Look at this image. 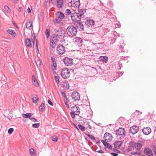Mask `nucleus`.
I'll return each instance as SVG.
<instances>
[{
	"mask_svg": "<svg viewBox=\"0 0 156 156\" xmlns=\"http://www.w3.org/2000/svg\"><path fill=\"white\" fill-rule=\"evenodd\" d=\"M55 33L58 38L62 39L65 36L66 32L63 29L59 28L56 30Z\"/></svg>",
	"mask_w": 156,
	"mask_h": 156,
	"instance_id": "nucleus-6",
	"label": "nucleus"
},
{
	"mask_svg": "<svg viewBox=\"0 0 156 156\" xmlns=\"http://www.w3.org/2000/svg\"><path fill=\"white\" fill-rule=\"evenodd\" d=\"M86 12V9H80L78 8V12H76L77 13V14H78L82 18H83L84 17V14Z\"/></svg>",
	"mask_w": 156,
	"mask_h": 156,
	"instance_id": "nucleus-18",
	"label": "nucleus"
},
{
	"mask_svg": "<svg viewBox=\"0 0 156 156\" xmlns=\"http://www.w3.org/2000/svg\"><path fill=\"white\" fill-rule=\"evenodd\" d=\"M14 129L13 128H10L8 130V133L9 134H11L13 132Z\"/></svg>",
	"mask_w": 156,
	"mask_h": 156,
	"instance_id": "nucleus-46",
	"label": "nucleus"
},
{
	"mask_svg": "<svg viewBox=\"0 0 156 156\" xmlns=\"http://www.w3.org/2000/svg\"><path fill=\"white\" fill-rule=\"evenodd\" d=\"M123 72H118V75L119 76H121L123 74Z\"/></svg>",
	"mask_w": 156,
	"mask_h": 156,
	"instance_id": "nucleus-59",
	"label": "nucleus"
},
{
	"mask_svg": "<svg viewBox=\"0 0 156 156\" xmlns=\"http://www.w3.org/2000/svg\"><path fill=\"white\" fill-rule=\"evenodd\" d=\"M26 42L27 46L30 48L32 47V45L31 44V40L29 38H27L26 39Z\"/></svg>",
	"mask_w": 156,
	"mask_h": 156,
	"instance_id": "nucleus-27",
	"label": "nucleus"
},
{
	"mask_svg": "<svg viewBox=\"0 0 156 156\" xmlns=\"http://www.w3.org/2000/svg\"><path fill=\"white\" fill-rule=\"evenodd\" d=\"M123 144V141L122 140H117L114 143V146H121Z\"/></svg>",
	"mask_w": 156,
	"mask_h": 156,
	"instance_id": "nucleus-26",
	"label": "nucleus"
},
{
	"mask_svg": "<svg viewBox=\"0 0 156 156\" xmlns=\"http://www.w3.org/2000/svg\"><path fill=\"white\" fill-rule=\"evenodd\" d=\"M96 144L98 146H99V147H100V142L99 140H98L97 141H96Z\"/></svg>",
	"mask_w": 156,
	"mask_h": 156,
	"instance_id": "nucleus-64",
	"label": "nucleus"
},
{
	"mask_svg": "<svg viewBox=\"0 0 156 156\" xmlns=\"http://www.w3.org/2000/svg\"><path fill=\"white\" fill-rule=\"evenodd\" d=\"M34 35L33 37V38L32 39V43H33V45L34 46V40L35 39V34L34 33Z\"/></svg>",
	"mask_w": 156,
	"mask_h": 156,
	"instance_id": "nucleus-56",
	"label": "nucleus"
},
{
	"mask_svg": "<svg viewBox=\"0 0 156 156\" xmlns=\"http://www.w3.org/2000/svg\"><path fill=\"white\" fill-rule=\"evenodd\" d=\"M64 64L67 66H71L73 64V59L67 57H65L63 59Z\"/></svg>",
	"mask_w": 156,
	"mask_h": 156,
	"instance_id": "nucleus-7",
	"label": "nucleus"
},
{
	"mask_svg": "<svg viewBox=\"0 0 156 156\" xmlns=\"http://www.w3.org/2000/svg\"><path fill=\"white\" fill-rule=\"evenodd\" d=\"M30 119L33 122H36L37 121L36 119L33 117H31Z\"/></svg>",
	"mask_w": 156,
	"mask_h": 156,
	"instance_id": "nucleus-52",
	"label": "nucleus"
},
{
	"mask_svg": "<svg viewBox=\"0 0 156 156\" xmlns=\"http://www.w3.org/2000/svg\"><path fill=\"white\" fill-rule=\"evenodd\" d=\"M71 96L74 101H78L80 99V95L77 92H73Z\"/></svg>",
	"mask_w": 156,
	"mask_h": 156,
	"instance_id": "nucleus-15",
	"label": "nucleus"
},
{
	"mask_svg": "<svg viewBox=\"0 0 156 156\" xmlns=\"http://www.w3.org/2000/svg\"><path fill=\"white\" fill-rule=\"evenodd\" d=\"M110 154L113 156H117L118 154L117 153H111Z\"/></svg>",
	"mask_w": 156,
	"mask_h": 156,
	"instance_id": "nucleus-62",
	"label": "nucleus"
},
{
	"mask_svg": "<svg viewBox=\"0 0 156 156\" xmlns=\"http://www.w3.org/2000/svg\"><path fill=\"white\" fill-rule=\"evenodd\" d=\"M140 144H138V143H136L134 141L131 140L129 142V145L128 146H140Z\"/></svg>",
	"mask_w": 156,
	"mask_h": 156,
	"instance_id": "nucleus-24",
	"label": "nucleus"
},
{
	"mask_svg": "<svg viewBox=\"0 0 156 156\" xmlns=\"http://www.w3.org/2000/svg\"><path fill=\"white\" fill-rule=\"evenodd\" d=\"M63 5V0H57L56 6L58 8H62Z\"/></svg>",
	"mask_w": 156,
	"mask_h": 156,
	"instance_id": "nucleus-20",
	"label": "nucleus"
},
{
	"mask_svg": "<svg viewBox=\"0 0 156 156\" xmlns=\"http://www.w3.org/2000/svg\"><path fill=\"white\" fill-rule=\"evenodd\" d=\"M70 73V71L68 69L64 68L62 70L61 75L63 78L66 79L69 77Z\"/></svg>",
	"mask_w": 156,
	"mask_h": 156,
	"instance_id": "nucleus-5",
	"label": "nucleus"
},
{
	"mask_svg": "<svg viewBox=\"0 0 156 156\" xmlns=\"http://www.w3.org/2000/svg\"><path fill=\"white\" fill-rule=\"evenodd\" d=\"M61 94H62V96L64 98H66V97L65 93L64 92H62Z\"/></svg>",
	"mask_w": 156,
	"mask_h": 156,
	"instance_id": "nucleus-61",
	"label": "nucleus"
},
{
	"mask_svg": "<svg viewBox=\"0 0 156 156\" xmlns=\"http://www.w3.org/2000/svg\"><path fill=\"white\" fill-rule=\"evenodd\" d=\"M147 141L146 140H143V141H140V142L138 143V144H139L140 145L139 146H143L145 145V144L147 143Z\"/></svg>",
	"mask_w": 156,
	"mask_h": 156,
	"instance_id": "nucleus-33",
	"label": "nucleus"
},
{
	"mask_svg": "<svg viewBox=\"0 0 156 156\" xmlns=\"http://www.w3.org/2000/svg\"><path fill=\"white\" fill-rule=\"evenodd\" d=\"M86 134L88 136H89V137L91 139L94 140H95V142H96V141H97L96 140V139H95V138L93 135L89 134Z\"/></svg>",
	"mask_w": 156,
	"mask_h": 156,
	"instance_id": "nucleus-41",
	"label": "nucleus"
},
{
	"mask_svg": "<svg viewBox=\"0 0 156 156\" xmlns=\"http://www.w3.org/2000/svg\"><path fill=\"white\" fill-rule=\"evenodd\" d=\"M50 1L46 0L45 2V5L47 6H48L50 5Z\"/></svg>",
	"mask_w": 156,
	"mask_h": 156,
	"instance_id": "nucleus-45",
	"label": "nucleus"
},
{
	"mask_svg": "<svg viewBox=\"0 0 156 156\" xmlns=\"http://www.w3.org/2000/svg\"><path fill=\"white\" fill-rule=\"evenodd\" d=\"M26 26L27 29H32L33 28L32 23L30 20H29L27 21L26 23Z\"/></svg>",
	"mask_w": 156,
	"mask_h": 156,
	"instance_id": "nucleus-23",
	"label": "nucleus"
},
{
	"mask_svg": "<svg viewBox=\"0 0 156 156\" xmlns=\"http://www.w3.org/2000/svg\"><path fill=\"white\" fill-rule=\"evenodd\" d=\"M4 9L7 12H10V10L8 6L5 5L4 6Z\"/></svg>",
	"mask_w": 156,
	"mask_h": 156,
	"instance_id": "nucleus-42",
	"label": "nucleus"
},
{
	"mask_svg": "<svg viewBox=\"0 0 156 156\" xmlns=\"http://www.w3.org/2000/svg\"><path fill=\"white\" fill-rule=\"evenodd\" d=\"M71 17L72 20L75 22L80 21L82 18L76 12L72 13Z\"/></svg>",
	"mask_w": 156,
	"mask_h": 156,
	"instance_id": "nucleus-8",
	"label": "nucleus"
},
{
	"mask_svg": "<svg viewBox=\"0 0 156 156\" xmlns=\"http://www.w3.org/2000/svg\"><path fill=\"white\" fill-rule=\"evenodd\" d=\"M75 114V113H74L73 112H70V115H71V117L72 118H75V115H76V114Z\"/></svg>",
	"mask_w": 156,
	"mask_h": 156,
	"instance_id": "nucleus-54",
	"label": "nucleus"
},
{
	"mask_svg": "<svg viewBox=\"0 0 156 156\" xmlns=\"http://www.w3.org/2000/svg\"><path fill=\"white\" fill-rule=\"evenodd\" d=\"M96 151L98 153H104V151L102 150L97 151Z\"/></svg>",
	"mask_w": 156,
	"mask_h": 156,
	"instance_id": "nucleus-63",
	"label": "nucleus"
},
{
	"mask_svg": "<svg viewBox=\"0 0 156 156\" xmlns=\"http://www.w3.org/2000/svg\"><path fill=\"white\" fill-rule=\"evenodd\" d=\"M50 30L49 29H47L45 32V35L47 38H48L50 36Z\"/></svg>",
	"mask_w": 156,
	"mask_h": 156,
	"instance_id": "nucleus-39",
	"label": "nucleus"
},
{
	"mask_svg": "<svg viewBox=\"0 0 156 156\" xmlns=\"http://www.w3.org/2000/svg\"><path fill=\"white\" fill-rule=\"evenodd\" d=\"M112 151L115 152H116L118 153H119L120 152V151L114 148L113 149Z\"/></svg>",
	"mask_w": 156,
	"mask_h": 156,
	"instance_id": "nucleus-53",
	"label": "nucleus"
},
{
	"mask_svg": "<svg viewBox=\"0 0 156 156\" xmlns=\"http://www.w3.org/2000/svg\"><path fill=\"white\" fill-rule=\"evenodd\" d=\"M84 123H86V125H88V126H89L90 129H91V126H90L89 122H85Z\"/></svg>",
	"mask_w": 156,
	"mask_h": 156,
	"instance_id": "nucleus-60",
	"label": "nucleus"
},
{
	"mask_svg": "<svg viewBox=\"0 0 156 156\" xmlns=\"http://www.w3.org/2000/svg\"><path fill=\"white\" fill-rule=\"evenodd\" d=\"M142 131L144 134L147 135L150 134L151 132V128L147 127L144 128Z\"/></svg>",
	"mask_w": 156,
	"mask_h": 156,
	"instance_id": "nucleus-19",
	"label": "nucleus"
},
{
	"mask_svg": "<svg viewBox=\"0 0 156 156\" xmlns=\"http://www.w3.org/2000/svg\"><path fill=\"white\" fill-rule=\"evenodd\" d=\"M33 102L34 103L36 104L39 101V98L37 95H35L32 98Z\"/></svg>",
	"mask_w": 156,
	"mask_h": 156,
	"instance_id": "nucleus-29",
	"label": "nucleus"
},
{
	"mask_svg": "<svg viewBox=\"0 0 156 156\" xmlns=\"http://www.w3.org/2000/svg\"><path fill=\"white\" fill-rule=\"evenodd\" d=\"M45 106L44 104L43 103H42L41 105L39 107V110L41 111H43L44 109Z\"/></svg>",
	"mask_w": 156,
	"mask_h": 156,
	"instance_id": "nucleus-34",
	"label": "nucleus"
},
{
	"mask_svg": "<svg viewBox=\"0 0 156 156\" xmlns=\"http://www.w3.org/2000/svg\"><path fill=\"white\" fill-rule=\"evenodd\" d=\"M118 65L119 67L118 69L120 70L121 68L122 67V63L120 62H119L118 64Z\"/></svg>",
	"mask_w": 156,
	"mask_h": 156,
	"instance_id": "nucleus-48",
	"label": "nucleus"
},
{
	"mask_svg": "<svg viewBox=\"0 0 156 156\" xmlns=\"http://www.w3.org/2000/svg\"><path fill=\"white\" fill-rule=\"evenodd\" d=\"M40 126V124L37 123H34L32 125V126L34 128H38Z\"/></svg>",
	"mask_w": 156,
	"mask_h": 156,
	"instance_id": "nucleus-44",
	"label": "nucleus"
},
{
	"mask_svg": "<svg viewBox=\"0 0 156 156\" xmlns=\"http://www.w3.org/2000/svg\"><path fill=\"white\" fill-rule=\"evenodd\" d=\"M52 63H53V65L51 66H52L53 67H54V69L53 68L52 69L53 71V72H54V70L56 69V68H57V63H56V62H52Z\"/></svg>",
	"mask_w": 156,
	"mask_h": 156,
	"instance_id": "nucleus-37",
	"label": "nucleus"
},
{
	"mask_svg": "<svg viewBox=\"0 0 156 156\" xmlns=\"http://www.w3.org/2000/svg\"><path fill=\"white\" fill-rule=\"evenodd\" d=\"M112 135L111 134L108 133H106L104 134L103 137L104 140H102L101 141L104 146H112L107 142L112 141Z\"/></svg>",
	"mask_w": 156,
	"mask_h": 156,
	"instance_id": "nucleus-2",
	"label": "nucleus"
},
{
	"mask_svg": "<svg viewBox=\"0 0 156 156\" xmlns=\"http://www.w3.org/2000/svg\"><path fill=\"white\" fill-rule=\"evenodd\" d=\"M78 24L77 27L80 31H86L88 30L86 26H85V23L83 24L82 23L80 22Z\"/></svg>",
	"mask_w": 156,
	"mask_h": 156,
	"instance_id": "nucleus-16",
	"label": "nucleus"
},
{
	"mask_svg": "<svg viewBox=\"0 0 156 156\" xmlns=\"http://www.w3.org/2000/svg\"><path fill=\"white\" fill-rule=\"evenodd\" d=\"M32 82L33 84L35 86L37 87L39 86V84L37 80L36 79L34 75H33L32 77Z\"/></svg>",
	"mask_w": 156,
	"mask_h": 156,
	"instance_id": "nucleus-25",
	"label": "nucleus"
},
{
	"mask_svg": "<svg viewBox=\"0 0 156 156\" xmlns=\"http://www.w3.org/2000/svg\"><path fill=\"white\" fill-rule=\"evenodd\" d=\"M32 114L31 113H27L26 114H23L22 116L23 118H29L30 119L31 117L32 116Z\"/></svg>",
	"mask_w": 156,
	"mask_h": 156,
	"instance_id": "nucleus-28",
	"label": "nucleus"
},
{
	"mask_svg": "<svg viewBox=\"0 0 156 156\" xmlns=\"http://www.w3.org/2000/svg\"><path fill=\"white\" fill-rule=\"evenodd\" d=\"M58 53L60 55H62L65 51V47L62 45H59L57 48Z\"/></svg>",
	"mask_w": 156,
	"mask_h": 156,
	"instance_id": "nucleus-12",
	"label": "nucleus"
},
{
	"mask_svg": "<svg viewBox=\"0 0 156 156\" xmlns=\"http://www.w3.org/2000/svg\"><path fill=\"white\" fill-rule=\"evenodd\" d=\"M141 152L140 151H138L137 152L136 151H133L131 152V154L132 155H139L140 154Z\"/></svg>",
	"mask_w": 156,
	"mask_h": 156,
	"instance_id": "nucleus-35",
	"label": "nucleus"
},
{
	"mask_svg": "<svg viewBox=\"0 0 156 156\" xmlns=\"http://www.w3.org/2000/svg\"><path fill=\"white\" fill-rule=\"evenodd\" d=\"M115 132L117 135L120 136L121 137H123L125 135L126 132L124 129L122 128H120L117 129Z\"/></svg>",
	"mask_w": 156,
	"mask_h": 156,
	"instance_id": "nucleus-10",
	"label": "nucleus"
},
{
	"mask_svg": "<svg viewBox=\"0 0 156 156\" xmlns=\"http://www.w3.org/2000/svg\"><path fill=\"white\" fill-rule=\"evenodd\" d=\"M67 33L70 37H72L76 35L77 33L76 28L73 26H70L67 28Z\"/></svg>",
	"mask_w": 156,
	"mask_h": 156,
	"instance_id": "nucleus-3",
	"label": "nucleus"
},
{
	"mask_svg": "<svg viewBox=\"0 0 156 156\" xmlns=\"http://www.w3.org/2000/svg\"><path fill=\"white\" fill-rule=\"evenodd\" d=\"M121 27V25L119 23H117L115 24V27L116 28H119Z\"/></svg>",
	"mask_w": 156,
	"mask_h": 156,
	"instance_id": "nucleus-50",
	"label": "nucleus"
},
{
	"mask_svg": "<svg viewBox=\"0 0 156 156\" xmlns=\"http://www.w3.org/2000/svg\"><path fill=\"white\" fill-rule=\"evenodd\" d=\"M71 112L75 113L76 115L79 114L80 112V110L78 107L75 105L71 108Z\"/></svg>",
	"mask_w": 156,
	"mask_h": 156,
	"instance_id": "nucleus-14",
	"label": "nucleus"
},
{
	"mask_svg": "<svg viewBox=\"0 0 156 156\" xmlns=\"http://www.w3.org/2000/svg\"><path fill=\"white\" fill-rule=\"evenodd\" d=\"M55 80L56 82L57 83H59V77L58 76L57 77V76H55Z\"/></svg>",
	"mask_w": 156,
	"mask_h": 156,
	"instance_id": "nucleus-49",
	"label": "nucleus"
},
{
	"mask_svg": "<svg viewBox=\"0 0 156 156\" xmlns=\"http://www.w3.org/2000/svg\"><path fill=\"white\" fill-rule=\"evenodd\" d=\"M71 4L72 6L78 8L80 5V0H71Z\"/></svg>",
	"mask_w": 156,
	"mask_h": 156,
	"instance_id": "nucleus-11",
	"label": "nucleus"
},
{
	"mask_svg": "<svg viewBox=\"0 0 156 156\" xmlns=\"http://www.w3.org/2000/svg\"><path fill=\"white\" fill-rule=\"evenodd\" d=\"M7 32L10 34H15V32L13 30L9 29L7 31Z\"/></svg>",
	"mask_w": 156,
	"mask_h": 156,
	"instance_id": "nucleus-36",
	"label": "nucleus"
},
{
	"mask_svg": "<svg viewBox=\"0 0 156 156\" xmlns=\"http://www.w3.org/2000/svg\"><path fill=\"white\" fill-rule=\"evenodd\" d=\"M73 42L75 45L80 47L82 46L83 41L80 38L76 37L74 39Z\"/></svg>",
	"mask_w": 156,
	"mask_h": 156,
	"instance_id": "nucleus-9",
	"label": "nucleus"
},
{
	"mask_svg": "<svg viewBox=\"0 0 156 156\" xmlns=\"http://www.w3.org/2000/svg\"><path fill=\"white\" fill-rule=\"evenodd\" d=\"M65 12L66 14L67 15H68L69 14H71L70 10L68 9H67L66 10Z\"/></svg>",
	"mask_w": 156,
	"mask_h": 156,
	"instance_id": "nucleus-47",
	"label": "nucleus"
},
{
	"mask_svg": "<svg viewBox=\"0 0 156 156\" xmlns=\"http://www.w3.org/2000/svg\"><path fill=\"white\" fill-rule=\"evenodd\" d=\"M48 103L51 105L52 106L53 105L52 102L50 100H48Z\"/></svg>",
	"mask_w": 156,
	"mask_h": 156,
	"instance_id": "nucleus-58",
	"label": "nucleus"
},
{
	"mask_svg": "<svg viewBox=\"0 0 156 156\" xmlns=\"http://www.w3.org/2000/svg\"><path fill=\"white\" fill-rule=\"evenodd\" d=\"M30 153L32 156H35L36 153L34 149L33 148H31L30 149Z\"/></svg>",
	"mask_w": 156,
	"mask_h": 156,
	"instance_id": "nucleus-32",
	"label": "nucleus"
},
{
	"mask_svg": "<svg viewBox=\"0 0 156 156\" xmlns=\"http://www.w3.org/2000/svg\"><path fill=\"white\" fill-rule=\"evenodd\" d=\"M51 140L54 142H56L58 140V137L56 136H51Z\"/></svg>",
	"mask_w": 156,
	"mask_h": 156,
	"instance_id": "nucleus-38",
	"label": "nucleus"
},
{
	"mask_svg": "<svg viewBox=\"0 0 156 156\" xmlns=\"http://www.w3.org/2000/svg\"><path fill=\"white\" fill-rule=\"evenodd\" d=\"M144 151V154L147 156H153L152 150L148 147L145 148Z\"/></svg>",
	"mask_w": 156,
	"mask_h": 156,
	"instance_id": "nucleus-17",
	"label": "nucleus"
},
{
	"mask_svg": "<svg viewBox=\"0 0 156 156\" xmlns=\"http://www.w3.org/2000/svg\"><path fill=\"white\" fill-rule=\"evenodd\" d=\"M56 17L53 20V23L56 25L57 24H63L62 22V20L65 17V15L61 11H58L55 13Z\"/></svg>",
	"mask_w": 156,
	"mask_h": 156,
	"instance_id": "nucleus-1",
	"label": "nucleus"
},
{
	"mask_svg": "<svg viewBox=\"0 0 156 156\" xmlns=\"http://www.w3.org/2000/svg\"><path fill=\"white\" fill-rule=\"evenodd\" d=\"M99 61H102L105 63H107L108 60V58L106 56H100L99 58Z\"/></svg>",
	"mask_w": 156,
	"mask_h": 156,
	"instance_id": "nucleus-22",
	"label": "nucleus"
},
{
	"mask_svg": "<svg viewBox=\"0 0 156 156\" xmlns=\"http://www.w3.org/2000/svg\"><path fill=\"white\" fill-rule=\"evenodd\" d=\"M78 126L79 129L82 131H83L85 130V128L82 125L79 124L78 125Z\"/></svg>",
	"mask_w": 156,
	"mask_h": 156,
	"instance_id": "nucleus-40",
	"label": "nucleus"
},
{
	"mask_svg": "<svg viewBox=\"0 0 156 156\" xmlns=\"http://www.w3.org/2000/svg\"><path fill=\"white\" fill-rule=\"evenodd\" d=\"M64 98V101L65 102H70V100H69L68 99V98H67V97H66V98Z\"/></svg>",
	"mask_w": 156,
	"mask_h": 156,
	"instance_id": "nucleus-51",
	"label": "nucleus"
},
{
	"mask_svg": "<svg viewBox=\"0 0 156 156\" xmlns=\"http://www.w3.org/2000/svg\"><path fill=\"white\" fill-rule=\"evenodd\" d=\"M57 38H58V37L56 35H52V36L51 38L50 41L57 43L58 41V40L57 39Z\"/></svg>",
	"mask_w": 156,
	"mask_h": 156,
	"instance_id": "nucleus-21",
	"label": "nucleus"
},
{
	"mask_svg": "<svg viewBox=\"0 0 156 156\" xmlns=\"http://www.w3.org/2000/svg\"><path fill=\"white\" fill-rule=\"evenodd\" d=\"M56 43H57L55 42L50 41V45L52 48H54L55 47Z\"/></svg>",
	"mask_w": 156,
	"mask_h": 156,
	"instance_id": "nucleus-43",
	"label": "nucleus"
},
{
	"mask_svg": "<svg viewBox=\"0 0 156 156\" xmlns=\"http://www.w3.org/2000/svg\"><path fill=\"white\" fill-rule=\"evenodd\" d=\"M69 84L67 81H65L63 82V83L62 84L63 87L67 89L69 88Z\"/></svg>",
	"mask_w": 156,
	"mask_h": 156,
	"instance_id": "nucleus-31",
	"label": "nucleus"
},
{
	"mask_svg": "<svg viewBox=\"0 0 156 156\" xmlns=\"http://www.w3.org/2000/svg\"><path fill=\"white\" fill-rule=\"evenodd\" d=\"M139 130V127L136 126H133L130 127L129 129V133L134 134L138 132Z\"/></svg>",
	"mask_w": 156,
	"mask_h": 156,
	"instance_id": "nucleus-13",
	"label": "nucleus"
},
{
	"mask_svg": "<svg viewBox=\"0 0 156 156\" xmlns=\"http://www.w3.org/2000/svg\"><path fill=\"white\" fill-rule=\"evenodd\" d=\"M37 66L38 67H40L41 66V62L40 59L37 58L35 59Z\"/></svg>",
	"mask_w": 156,
	"mask_h": 156,
	"instance_id": "nucleus-30",
	"label": "nucleus"
},
{
	"mask_svg": "<svg viewBox=\"0 0 156 156\" xmlns=\"http://www.w3.org/2000/svg\"><path fill=\"white\" fill-rule=\"evenodd\" d=\"M85 24V26H86L87 30H91L92 28H94L96 25L95 24V21L90 19H87L84 23Z\"/></svg>",
	"mask_w": 156,
	"mask_h": 156,
	"instance_id": "nucleus-4",
	"label": "nucleus"
},
{
	"mask_svg": "<svg viewBox=\"0 0 156 156\" xmlns=\"http://www.w3.org/2000/svg\"><path fill=\"white\" fill-rule=\"evenodd\" d=\"M65 103L68 108H70V106L69 105V102H65Z\"/></svg>",
	"mask_w": 156,
	"mask_h": 156,
	"instance_id": "nucleus-55",
	"label": "nucleus"
},
{
	"mask_svg": "<svg viewBox=\"0 0 156 156\" xmlns=\"http://www.w3.org/2000/svg\"><path fill=\"white\" fill-rule=\"evenodd\" d=\"M156 147H153V150L154 151V153L155 156H156Z\"/></svg>",
	"mask_w": 156,
	"mask_h": 156,
	"instance_id": "nucleus-57",
	"label": "nucleus"
}]
</instances>
